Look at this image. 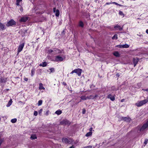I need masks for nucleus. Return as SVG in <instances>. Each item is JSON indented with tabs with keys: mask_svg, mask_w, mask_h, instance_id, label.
Returning a JSON list of instances; mask_svg holds the SVG:
<instances>
[{
	"mask_svg": "<svg viewBox=\"0 0 148 148\" xmlns=\"http://www.w3.org/2000/svg\"><path fill=\"white\" fill-rule=\"evenodd\" d=\"M148 102V100L147 99L140 101L136 103L135 105L138 107H140L144 104H146Z\"/></svg>",
	"mask_w": 148,
	"mask_h": 148,
	"instance_id": "obj_1",
	"label": "nucleus"
},
{
	"mask_svg": "<svg viewBox=\"0 0 148 148\" xmlns=\"http://www.w3.org/2000/svg\"><path fill=\"white\" fill-rule=\"evenodd\" d=\"M147 127H148L145 124H144L141 127L140 126H138L137 127V128L138 129L137 132L138 133H140L141 132H143Z\"/></svg>",
	"mask_w": 148,
	"mask_h": 148,
	"instance_id": "obj_2",
	"label": "nucleus"
},
{
	"mask_svg": "<svg viewBox=\"0 0 148 148\" xmlns=\"http://www.w3.org/2000/svg\"><path fill=\"white\" fill-rule=\"evenodd\" d=\"M82 69H75L71 73V74H73V73H77L79 76L81 75V73L82 72Z\"/></svg>",
	"mask_w": 148,
	"mask_h": 148,
	"instance_id": "obj_3",
	"label": "nucleus"
},
{
	"mask_svg": "<svg viewBox=\"0 0 148 148\" xmlns=\"http://www.w3.org/2000/svg\"><path fill=\"white\" fill-rule=\"evenodd\" d=\"M60 124L61 125H69L71 124V123L68 120H64L60 122Z\"/></svg>",
	"mask_w": 148,
	"mask_h": 148,
	"instance_id": "obj_4",
	"label": "nucleus"
},
{
	"mask_svg": "<svg viewBox=\"0 0 148 148\" xmlns=\"http://www.w3.org/2000/svg\"><path fill=\"white\" fill-rule=\"evenodd\" d=\"M16 25V22L13 19H12L8 22L6 24L7 27L12 26Z\"/></svg>",
	"mask_w": 148,
	"mask_h": 148,
	"instance_id": "obj_5",
	"label": "nucleus"
},
{
	"mask_svg": "<svg viewBox=\"0 0 148 148\" xmlns=\"http://www.w3.org/2000/svg\"><path fill=\"white\" fill-rule=\"evenodd\" d=\"M121 120H123L127 122H130V121L131 120V118L130 117H122L121 118Z\"/></svg>",
	"mask_w": 148,
	"mask_h": 148,
	"instance_id": "obj_6",
	"label": "nucleus"
},
{
	"mask_svg": "<svg viewBox=\"0 0 148 148\" xmlns=\"http://www.w3.org/2000/svg\"><path fill=\"white\" fill-rule=\"evenodd\" d=\"M53 12H56V16L57 17L60 14V12L59 10L58 9L56 10V8L55 7L53 8Z\"/></svg>",
	"mask_w": 148,
	"mask_h": 148,
	"instance_id": "obj_7",
	"label": "nucleus"
},
{
	"mask_svg": "<svg viewBox=\"0 0 148 148\" xmlns=\"http://www.w3.org/2000/svg\"><path fill=\"white\" fill-rule=\"evenodd\" d=\"M24 46V43H22L20 45L18 48V53L20 52L23 49Z\"/></svg>",
	"mask_w": 148,
	"mask_h": 148,
	"instance_id": "obj_8",
	"label": "nucleus"
},
{
	"mask_svg": "<svg viewBox=\"0 0 148 148\" xmlns=\"http://www.w3.org/2000/svg\"><path fill=\"white\" fill-rule=\"evenodd\" d=\"M64 60L63 58L59 56H56V61H62Z\"/></svg>",
	"mask_w": 148,
	"mask_h": 148,
	"instance_id": "obj_9",
	"label": "nucleus"
},
{
	"mask_svg": "<svg viewBox=\"0 0 148 148\" xmlns=\"http://www.w3.org/2000/svg\"><path fill=\"white\" fill-rule=\"evenodd\" d=\"M62 142H64L66 143H69L70 141L67 138H63L62 139Z\"/></svg>",
	"mask_w": 148,
	"mask_h": 148,
	"instance_id": "obj_10",
	"label": "nucleus"
},
{
	"mask_svg": "<svg viewBox=\"0 0 148 148\" xmlns=\"http://www.w3.org/2000/svg\"><path fill=\"white\" fill-rule=\"evenodd\" d=\"M107 98L110 99V100L112 101H114L115 99L114 96H112L111 94H109L107 96Z\"/></svg>",
	"mask_w": 148,
	"mask_h": 148,
	"instance_id": "obj_11",
	"label": "nucleus"
},
{
	"mask_svg": "<svg viewBox=\"0 0 148 148\" xmlns=\"http://www.w3.org/2000/svg\"><path fill=\"white\" fill-rule=\"evenodd\" d=\"M5 29V25L1 23H0V30H3Z\"/></svg>",
	"mask_w": 148,
	"mask_h": 148,
	"instance_id": "obj_12",
	"label": "nucleus"
},
{
	"mask_svg": "<svg viewBox=\"0 0 148 148\" xmlns=\"http://www.w3.org/2000/svg\"><path fill=\"white\" fill-rule=\"evenodd\" d=\"M28 19V17H23L21 18L20 21L21 22H25Z\"/></svg>",
	"mask_w": 148,
	"mask_h": 148,
	"instance_id": "obj_13",
	"label": "nucleus"
},
{
	"mask_svg": "<svg viewBox=\"0 0 148 148\" xmlns=\"http://www.w3.org/2000/svg\"><path fill=\"white\" fill-rule=\"evenodd\" d=\"M83 16L85 18H88L90 16L89 14L87 12H84L83 13Z\"/></svg>",
	"mask_w": 148,
	"mask_h": 148,
	"instance_id": "obj_14",
	"label": "nucleus"
},
{
	"mask_svg": "<svg viewBox=\"0 0 148 148\" xmlns=\"http://www.w3.org/2000/svg\"><path fill=\"white\" fill-rule=\"evenodd\" d=\"M138 59L137 60L135 58L133 59V62L134 64V66L135 67L136 64H137L138 62Z\"/></svg>",
	"mask_w": 148,
	"mask_h": 148,
	"instance_id": "obj_15",
	"label": "nucleus"
},
{
	"mask_svg": "<svg viewBox=\"0 0 148 148\" xmlns=\"http://www.w3.org/2000/svg\"><path fill=\"white\" fill-rule=\"evenodd\" d=\"M6 78L4 79L2 77L1 78H0V83H5L6 82Z\"/></svg>",
	"mask_w": 148,
	"mask_h": 148,
	"instance_id": "obj_16",
	"label": "nucleus"
},
{
	"mask_svg": "<svg viewBox=\"0 0 148 148\" xmlns=\"http://www.w3.org/2000/svg\"><path fill=\"white\" fill-rule=\"evenodd\" d=\"M113 54L114 56L116 57H120V54H119V52L118 51H115L113 53Z\"/></svg>",
	"mask_w": 148,
	"mask_h": 148,
	"instance_id": "obj_17",
	"label": "nucleus"
},
{
	"mask_svg": "<svg viewBox=\"0 0 148 148\" xmlns=\"http://www.w3.org/2000/svg\"><path fill=\"white\" fill-rule=\"evenodd\" d=\"M53 49L54 51H55L56 53H60L62 52L60 50L57 48H54Z\"/></svg>",
	"mask_w": 148,
	"mask_h": 148,
	"instance_id": "obj_18",
	"label": "nucleus"
},
{
	"mask_svg": "<svg viewBox=\"0 0 148 148\" xmlns=\"http://www.w3.org/2000/svg\"><path fill=\"white\" fill-rule=\"evenodd\" d=\"M114 28L115 29H118L120 31L122 30L123 29V28L121 27L119 25H117L114 27Z\"/></svg>",
	"mask_w": 148,
	"mask_h": 148,
	"instance_id": "obj_19",
	"label": "nucleus"
},
{
	"mask_svg": "<svg viewBox=\"0 0 148 148\" xmlns=\"http://www.w3.org/2000/svg\"><path fill=\"white\" fill-rule=\"evenodd\" d=\"M47 63L46 62H44L42 63V64H40L39 65V66H42V67H45L47 66Z\"/></svg>",
	"mask_w": 148,
	"mask_h": 148,
	"instance_id": "obj_20",
	"label": "nucleus"
},
{
	"mask_svg": "<svg viewBox=\"0 0 148 148\" xmlns=\"http://www.w3.org/2000/svg\"><path fill=\"white\" fill-rule=\"evenodd\" d=\"M32 139H34L37 138V136L36 134L32 135L30 137Z\"/></svg>",
	"mask_w": 148,
	"mask_h": 148,
	"instance_id": "obj_21",
	"label": "nucleus"
},
{
	"mask_svg": "<svg viewBox=\"0 0 148 148\" xmlns=\"http://www.w3.org/2000/svg\"><path fill=\"white\" fill-rule=\"evenodd\" d=\"M39 89L40 90H44L45 89V88L43 87V85L42 83H40L39 84Z\"/></svg>",
	"mask_w": 148,
	"mask_h": 148,
	"instance_id": "obj_22",
	"label": "nucleus"
},
{
	"mask_svg": "<svg viewBox=\"0 0 148 148\" xmlns=\"http://www.w3.org/2000/svg\"><path fill=\"white\" fill-rule=\"evenodd\" d=\"M62 113V111L60 110H59L57 111H56V112H55V113L56 114H58V115H59L60 114H61Z\"/></svg>",
	"mask_w": 148,
	"mask_h": 148,
	"instance_id": "obj_23",
	"label": "nucleus"
},
{
	"mask_svg": "<svg viewBox=\"0 0 148 148\" xmlns=\"http://www.w3.org/2000/svg\"><path fill=\"white\" fill-rule=\"evenodd\" d=\"M79 26L80 27H83L84 26V24L83 22L81 21H80L79 23Z\"/></svg>",
	"mask_w": 148,
	"mask_h": 148,
	"instance_id": "obj_24",
	"label": "nucleus"
},
{
	"mask_svg": "<svg viewBox=\"0 0 148 148\" xmlns=\"http://www.w3.org/2000/svg\"><path fill=\"white\" fill-rule=\"evenodd\" d=\"M123 48H128L129 47V45L127 44L122 45Z\"/></svg>",
	"mask_w": 148,
	"mask_h": 148,
	"instance_id": "obj_25",
	"label": "nucleus"
},
{
	"mask_svg": "<svg viewBox=\"0 0 148 148\" xmlns=\"http://www.w3.org/2000/svg\"><path fill=\"white\" fill-rule=\"evenodd\" d=\"M12 101L11 99H10L7 105L6 106L7 107L9 106L12 104Z\"/></svg>",
	"mask_w": 148,
	"mask_h": 148,
	"instance_id": "obj_26",
	"label": "nucleus"
},
{
	"mask_svg": "<svg viewBox=\"0 0 148 148\" xmlns=\"http://www.w3.org/2000/svg\"><path fill=\"white\" fill-rule=\"evenodd\" d=\"M92 134V132H88L86 134V136H90Z\"/></svg>",
	"mask_w": 148,
	"mask_h": 148,
	"instance_id": "obj_27",
	"label": "nucleus"
},
{
	"mask_svg": "<svg viewBox=\"0 0 148 148\" xmlns=\"http://www.w3.org/2000/svg\"><path fill=\"white\" fill-rule=\"evenodd\" d=\"M117 35L116 34H115L112 38V39H117Z\"/></svg>",
	"mask_w": 148,
	"mask_h": 148,
	"instance_id": "obj_28",
	"label": "nucleus"
},
{
	"mask_svg": "<svg viewBox=\"0 0 148 148\" xmlns=\"http://www.w3.org/2000/svg\"><path fill=\"white\" fill-rule=\"evenodd\" d=\"M16 121H17V119H16L15 118V119H12L11 120V122H12L13 123H14L16 122Z\"/></svg>",
	"mask_w": 148,
	"mask_h": 148,
	"instance_id": "obj_29",
	"label": "nucleus"
},
{
	"mask_svg": "<svg viewBox=\"0 0 148 148\" xmlns=\"http://www.w3.org/2000/svg\"><path fill=\"white\" fill-rule=\"evenodd\" d=\"M35 69H33L31 71V75L33 76L34 73Z\"/></svg>",
	"mask_w": 148,
	"mask_h": 148,
	"instance_id": "obj_30",
	"label": "nucleus"
},
{
	"mask_svg": "<svg viewBox=\"0 0 148 148\" xmlns=\"http://www.w3.org/2000/svg\"><path fill=\"white\" fill-rule=\"evenodd\" d=\"M93 96L92 95H88L87 96V99H93Z\"/></svg>",
	"mask_w": 148,
	"mask_h": 148,
	"instance_id": "obj_31",
	"label": "nucleus"
},
{
	"mask_svg": "<svg viewBox=\"0 0 148 148\" xmlns=\"http://www.w3.org/2000/svg\"><path fill=\"white\" fill-rule=\"evenodd\" d=\"M81 98L83 100H86L87 99V97H86L85 96H82Z\"/></svg>",
	"mask_w": 148,
	"mask_h": 148,
	"instance_id": "obj_32",
	"label": "nucleus"
},
{
	"mask_svg": "<svg viewBox=\"0 0 148 148\" xmlns=\"http://www.w3.org/2000/svg\"><path fill=\"white\" fill-rule=\"evenodd\" d=\"M42 100H40L38 102V106H40L41 105L42 103Z\"/></svg>",
	"mask_w": 148,
	"mask_h": 148,
	"instance_id": "obj_33",
	"label": "nucleus"
},
{
	"mask_svg": "<svg viewBox=\"0 0 148 148\" xmlns=\"http://www.w3.org/2000/svg\"><path fill=\"white\" fill-rule=\"evenodd\" d=\"M65 32H66L65 30H63L61 34V35H62V36H63L65 35Z\"/></svg>",
	"mask_w": 148,
	"mask_h": 148,
	"instance_id": "obj_34",
	"label": "nucleus"
},
{
	"mask_svg": "<svg viewBox=\"0 0 148 148\" xmlns=\"http://www.w3.org/2000/svg\"><path fill=\"white\" fill-rule=\"evenodd\" d=\"M112 3H113V4H115V5H119V6H123L122 5H120V4H119L116 2H112Z\"/></svg>",
	"mask_w": 148,
	"mask_h": 148,
	"instance_id": "obj_35",
	"label": "nucleus"
},
{
	"mask_svg": "<svg viewBox=\"0 0 148 148\" xmlns=\"http://www.w3.org/2000/svg\"><path fill=\"white\" fill-rule=\"evenodd\" d=\"M51 73L53 72H54V69L53 68H51L49 69Z\"/></svg>",
	"mask_w": 148,
	"mask_h": 148,
	"instance_id": "obj_36",
	"label": "nucleus"
},
{
	"mask_svg": "<svg viewBox=\"0 0 148 148\" xmlns=\"http://www.w3.org/2000/svg\"><path fill=\"white\" fill-rule=\"evenodd\" d=\"M119 14L121 15V16H123V17L124 16V14H123V12L121 11H119Z\"/></svg>",
	"mask_w": 148,
	"mask_h": 148,
	"instance_id": "obj_37",
	"label": "nucleus"
},
{
	"mask_svg": "<svg viewBox=\"0 0 148 148\" xmlns=\"http://www.w3.org/2000/svg\"><path fill=\"white\" fill-rule=\"evenodd\" d=\"M20 2V1H18V0H17L16 1V5L18 6L19 5V3Z\"/></svg>",
	"mask_w": 148,
	"mask_h": 148,
	"instance_id": "obj_38",
	"label": "nucleus"
},
{
	"mask_svg": "<svg viewBox=\"0 0 148 148\" xmlns=\"http://www.w3.org/2000/svg\"><path fill=\"white\" fill-rule=\"evenodd\" d=\"M116 47H119L121 48H123L122 45H117L116 46Z\"/></svg>",
	"mask_w": 148,
	"mask_h": 148,
	"instance_id": "obj_39",
	"label": "nucleus"
},
{
	"mask_svg": "<svg viewBox=\"0 0 148 148\" xmlns=\"http://www.w3.org/2000/svg\"><path fill=\"white\" fill-rule=\"evenodd\" d=\"M86 110L84 108L83 109H82V114H85L86 113Z\"/></svg>",
	"mask_w": 148,
	"mask_h": 148,
	"instance_id": "obj_40",
	"label": "nucleus"
},
{
	"mask_svg": "<svg viewBox=\"0 0 148 148\" xmlns=\"http://www.w3.org/2000/svg\"><path fill=\"white\" fill-rule=\"evenodd\" d=\"M98 97V95H95L94 96H93L92 98H93V99H96V98L97 97Z\"/></svg>",
	"mask_w": 148,
	"mask_h": 148,
	"instance_id": "obj_41",
	"label": "nucleus"
},
{
	"mask_svg": "<svg viewBox=\"0 0 148 148\" xmlns=\"http://www.w3.org/2000/svg\"><path fill=\"white\" fill-rule=\"evenodd\" d=\"M38 112L36 111H35L34 112V114L35 116H36L38 115Z\"/></svg>",
	"mask_w": 148,
	"mask_h": 148,
	"instance_id": "obj_42",
	"label": "nucleus"
},
{
	"mask_svg": "<svg viewBox=\"0 0 148 148\" xmlns=\"http://www.w3.org/2000/svg\"><path fill=\"white\" fill-rule=\"evenodd\" d=\"M148 141V140L147 139H146L145 140V142H144V143L145 145H146Z\"/></svg>",
	"mask_w": 148,
	"mask_h": 148,
	"instance_id": "obj_43",
	"label": "nucleus"
},
{
	"mask_svg": "<svg viewBox=\"0 0 148 148\" xmlns=\"http://www.w3.org/2000/svg\"><path fill=\"white\" fill-rule=\"evenodd\" d=\"M92 146H88L84 147V148H92Z\"/></svg>",
	"mask_w": 148,
	"mask_h": 148,
	"instance_id": "obj_44",
	"label": "nucleus"
},
{
	"mask_svg": "<svg viewBox=\"0 0 148 148\" xmlns=\"http://www.w3.org/2000/svg\"><path fill=\"white\" fill-rule=\"evenodd\" d=\"M53 50H51V49H49V50H48V52L49 53H52V52H53Z\"/></svg>",
	"mask_w": 148,
	"mask_h": 148,
	"instance_id": "obj_45",
	"label": "nucleus"
},
{
	"mask_svg": "<svg viewBox=\"0 0 148 148\" xmlns=\"http://www.w3.org/2000/svg\"><path fill=\"white\" fill-rule=\"evenodd\" d=\"M42 109H41L38 111V113L39 114H40L42 112Z\"/></svg>",
	"mask_w": 148,
	"mask_h": 148,
	"instance_id": "obj_46",
	"label": "nucleus"
},
{
	"mask_svg": "<svg viewBox=\"0 0 148 148\" xmlns=\"http://www.w3.org/2000/svg\"><path fill=\"white\" fill-rule=\"evenodd\" d=\"M145 124L147 125V127H148V120Z\"/></svg>",
	"mask_w": 148,
	"mask_h": 148,
	"instance_id": "obj_47",
	"label": "nucleus"
},
{
	"mask_svg": "<svg viewBox=\"0 0 148 148\" xmlns=\"http://www.w3.org/2000/svg\"><path fill=\"white\" fill-rule=\"evenodd\" d=\"M116 76L118 77H119L120 76V74L119 73H117L116 74Z\"/></svg>",
	"mask_w": 148,
	"mask_h": 148,
	"instance_id": "obj_48",
	"label": "nucleus"
},
{
	"mask_svg": "<svg viewBox=\"0 0 148 148\" xmlns=\"http://www.w3.org/2000/svg\"><path fill=\"white\" fill-rule=\"evenodd\" d=\"M143 90L147 91L148 92V88L146 89H143Z\"/></svg>",
	"mask_w": 148,
	"mask_h": 148,
	"instance_id": "obj_49",
	"label": "nucleus"
},
{
	"mask_svg": "<svg viewBox=\"0 0 148 148\" xmlns=\"http://www.w3.org/2000/svg\"><path fill=\"white\" fill-rule=\"evenodd\" d=\"M62 84H63V85H64V86H66V84L65 82H63Z\"/></svg>",
	"mask_w": 148,
	"mask_h": 148,
	"instance_id": "obj_50",
	"label": "nucleus"
},
{
	"mask_svg": "<svg viewBox=\"0 0 148 148\" xmlns=\"http://www.w3.org/2000/svg\"><path fill=\"white\" fill-rule=\"evenodd\" d=\"M24 80L26 81H27L28 80V79L27 78H24Z\"/></svg>",
	"mask_w": 148,
	"mask_h": 148,
	"instance_id": "obj_51",
	"label": "nucleus"
},
{
	"mask_svg": "<svg viewBox=\"0 0 148 148\" xmlns=\"http://www.w3.org/2000/svg\"><path fill=\"white\" fill-rule=\"evenodd\" d=\"M69 148H75V146L73 145Z\"/></svg>",
	"mask_w": 148,
	"mask_h": 148,
	"instance_id": "obj_52",
	"label": "nucleus"
},
{
	"mask_svg": "<svg viewBox=\"0 0 148 148\" xmlns=\"http://www.w3.org/2000/svg\"><path fill=\"white\" fill-rule=\"evenodd\" d=\"M92 127H90V128L89 130L90 131V132H91V131H92Z\"/></svg>",
	"mask_w": 148,
	"mask_h": 148,
	"instance_id": "obj_53",
	"label": "nucleus"
},
{
	"mask_svg": "<svg viewBox=\"0 0 148 148\" xmlns=\"http://www.w3.org/2000/svg\"><path fill=\"white\" fill-rule=\"evenodd\" d=\"M124 100V99H121V102H123V101Z\"/></svg>",
	"mask_w": 148,
	"mask_h": 148,
	"instance_id": "obj_54",
	"label": "nucleus"
},
{
	"mask_svg": "<svg viewBox=\"0 0 148 148\" xmlns=\"http://www.w3.org/2000/svg\"><path fill=\"white\" fill-rule=\"evenodd\" d=\"M146 32L147 34H148V29H147L146 30Z\"/></svg>",
	"mask_w": 148,
	"mask_h": 148,
	"instance_id": "obj_55",
	"label": "nucleus"
},
{
	"mask_svg": "<svg viewBox=\"0 0 148 148\" xmlns=\"http://www.w3.org/2000/svg\"><path fill=\"white\" fill-rule=\"evenodd\" d=\"M46 114L47 115H48V112H46Z\"/></svg>",
	"mask_w": 148,
	"mask_h": 148,
	"instance_id": "obj_56",
	"label": "nucleus"
},
{
	"mask_svg": "<svg viewBox=\"0 0 148 148\" xmlns=\"http://www.w3.org/2000/svg\"><path fill=\"white\" fill-rule=\"evenodd\" d=\"M111 3H106V4H110Z\"/></svg>",
	"mask_w": 148,
	"mask_h": 148,
	"instance_id": "obj_57",
	"label": "nucleus"
},
{
	"mask_svg": "<svg viewBox=\"0 0 148 148\" xmlns=\"http://www.w3.org/2000/svg\"><path fill=\"white\" fill-rule=\"evenodd\" d=\"M99 76L100 78H101L102 77V76H100L99 75Z\"/></svg>",
	"mask_w": 148,
	"mask_h": 148,
	"instance_id": "obj_58",
	"label": "nucleus"
},
{
	"mask_svg": "<svg viewBox=\"0 0 148 148\" xmlns=\"http://www.w3.org/2000/svg\"><path fill=\"white\" fill-rule=\"evenodd\" d=\"M98 0H95V1L96 2H97V1Z\"/></svg>",
	"mask_w": 148,
	"mask_h": 148,
	"instance_id": "obj_59",
	"label": "nucleus"
},
{
	"mask_svg": "<svg viewBox=\"0 0 148 148\" xmlns=\"http://www.w3.org/2000/svg\"><path fill=\"white\" fill-rule=\"evenodd\" d=\"M18 1H21L22 0H18Z\"/></svg>",
	"mask_w": 148,
	"mask_h": 148,
	"instance_id": "obj_60",
	"label": "nucleus"
}]
</instances>
